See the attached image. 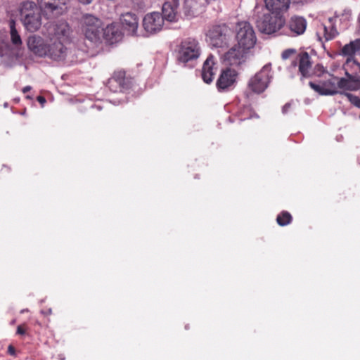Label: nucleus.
<instances>
[{"label":"nucleus","mask_w":360,"mask_h":360,"mask_svg":"<svg viewBox=\"0 0 360 360\" xmlns=\"http://www.w3.org/2000/svg\"><path fill=\"white\" fill-rule=\"evenodd\" d=\"M46 39L33 35L27 39L28 49L39 57H48L54 60L65 58L66 44L71 41L72 30L65 21H58L48 27Z\"/></svg>","instance_id":"obj_1"},{"label":"nucleus","mask_w":360,"mask_h":360,"mask_svg":"<svg viewBox=\"0 0 360 360\" xmlns=\"http://www.w3.org/2000/svg\"><path fill=\"white\" fill-rule=\"evenodd\" d=\"M201 54V46L195 38L184 39L176 49V59L178 63L184 66L197 60Z\"/></svg>","instance_id":"obj_2"},{"label":"nucleus","mask_w":360,"mask_h":360,"mask_svg":"<svg viewBox=\"0 0 360 360\" xmlns=\"http://www.w3.org/2000/svg\"><path fill=\"white\" fill-rule=\"evenodd\" d=\"M43 13L34 1H23L20 5V15L25 29L31 32L37 31L41 26Z\"/></svg>","instance_id":"obj_3"},{"label":"nucleus","mask_w":360,"mask_h":360,"mask_svg":"<svg viewBox=\"0 0 360 360\" xmlns=\"http://www.w3.org/2000/svg\"><path fill=\"white\" fill-rule=\"evenodd\" d=\"M236 40L240 49L250 51L257 43V36L253 27L247 21H240L236 25Z\"/></svg>","instance_id":"obj_4"},{"label":"nucleus","mask_w":360,"mask_h":360,"mask_svg":"<svg viewBox=\"0 0 360 360\" xmlns=\"http://www.w3.org/2000/svg\"><path fill=\"white\" fill-rule=\"evenodd\" d=\"M285 19L283 15L278 13H264L257 22L259 31L266 34L278 32L285 27Z\"/></svg>","instance_id":"obj_5"},{"label":"nucleus","mask_w":360,"mask_h":360,"mask_svg":"<svg viewBox=\"0 0 360 360\" xmlns=\"http://www.w3.org/2000/svg\"><path fill=\"white\" fill-rule=\"evenodd\" d=\"M231 35L232 30L226 23L212 25L207 33V37L210 44L215 47L228 46Z\"/></svg>","instance_id":"obj_6"},{"label":"nucleus","mask_w":360,"mask_h":360,"mask_svg":"<svg viewBox=\"0 0 360 360\" xmlns=\"http://www.w3.org/2000/svg\"><path fill=\"white\" fill-rule=\"evenodd\" d=\"M80 27L85 37L91 41L99 39L101 21L91 14H84L80 20Z\"/></svg>","instance_id":"obj_7"},{"label":"nucleus","mask_w":360,"mask_h":360,"mask_svg":"<svg viewBox=\"0 0 360 360\" xmlns=\"http://www.w3.org/2000/svg\"><path fill=\"white\" fill-rule=\"evenodd\" d=\"M271 75V66L265 65L260 71L256 73L248 82V88L252 92L259 94L268 87Z\"/></svg>","instance_id":"obj_8"},{"label":"nucleus","mask_w":360,"mask_h":360,"mask_svg":"<svg viewBox=\"0 0 360 360\" xmlns=\"http://www.w3.org/2000/svg\"><path fill=\"white\" fill-rule=\"evenodd\" d=\"M346 78L338 77V91H357L360 88V64L345 70Z\"/></svg>","instance_id":"obj_9"},{"label":"nucleus","mask_w":360,"mask_h":360,"mask_svg":"<svg viewBox=\"0 0 360 360\" xmlns=\"http://www.w3.org/2000/svg\"><path fill=\"white\" fill-rule=\"evenodd\" d=\"M328 77L318 82H309V86L321 96H332L340 93L338 91V77L328 74Z\"/></svg>","instance_id":"obj_10"},{"label":"nucleus","mask_w":360,"mask_h":360,"mask_svg":"<svg viewBox=\"0 0 360 360\" xmlns=\"http://www.w3.org/2000/svg\"><path fill=\"white\" fill-rule=\"evenodd\" d=\"M238 73L234 69L226 68L221 70L216 82V87L219 92H226L233 89L237 83Z\"/></svg>","instance_id":"obj_11"},{"label":"nucleus","mask_w":360,"mask_h":360,"mask_svg":"<svg viewBox=\"0 0 360 360\" xmlns=\"http://www.w3.org/2000/svg\"><path fill=\"white\" fill-rule=\"evenodd\" d=\"M132 78L126 76V72L122 70L116 71L108 79L107 86L112 92H124L132 87Z\"/></svg>","instance_id":"obj_12"},{"label":"nucleus","mask_w":360,"mask_h":360,"mask_svg":"<svg viewBox=\"0 0 360 360\" xmlns=\"http://www.w3.org/2000/svg\"><path fill=\"white\" fill-rule=\"evenodd\" d=\"M164 17L159 12L148 13L143 18L142 25L148 34H155L162 30Z\"/></svg>","instance_id":"obj_13"},{"label":"nucleus","mask_w":360,"mask_h":360,"mask_svg":"<svg viewBox=\"0 0 360 360\" xmlns=\"http://www.w3.org/2000/svg\"><path fill=\"white\" fill-rule=\"evenodd\" d=\"M360 53V38L351 41L345 44L340 49V55L346 57V62L344 65L345 70H349V68H354V64H360L354 59L356 54Z\"/></svg>","instance_id":"obj_14"},{"label":"nucleus","mask_w":360,"mask_h":360,"mask_svg":"<svg viewBox=\"0 0 360 360\" xmlns=\"http://www.w3.org/2000/svg\"><path fill=\"white\" fill-rule=\"evenodd\" d=\"M313 62L309 53L302 51L296 56L291 65L294 68L298 66V71L302 77H311Z\"/></svg>","instance_id":"obj_15"},{"label":"nucleus","mask_w":360,"mask_h":360,"mask_svg":"<svg viewBox=\"0 0 360 360\" xmlns=\"http://www.w3.org/2000/svg\"><path fill=\"white\" fill-rule=\"evenodd\" d=\"M68 1V0H37V4L43 13L50 18L51 15L60 14Z\"/></svg>","instance_id":"obj_16"},{"label":"nucleus","mask_w":360,"mask_h":360,"mask_svg":"<svg viewBox=\"0 0 360 360\" xmlns=\"http://www.w3.org/2000/svg\"><path fill=\"white\" fill-rule=\"evenodd\" d=\"M307 22L304 18L292 15L285 25V33L290 37H297L304 34Z\"/></svg>","instance_id":"obj_17"},{"label":"nucleus","mask_w":360,"mask_h":360,"mask_svg":"<svg viewBox=\"0 0 360 360\" xmlns=\"http://www.w3.org/2000/svg\"><path fill=\"white\" fill-rule=\"evenodd\" d=\"M248 52L236 44L224 53L223 59L229 65L238 66L245 61Z\"/></svg>","instance_id":"obj_18"},{"label":"nucleus","mask_w":360,"mask_h":360,"mask_svg":"<svg viewBox=\"0 0 360 360\" xmlns=\"http://www.w3.org/2000/svg\"><path fill=\"white\" fill-rule=\"evenodd\" d=\"M217 68V62L214 56H208L203 63L201 73L202 79L205 83L210 84L212 82Z\"/></svg>","instance_id":"obj_19"},{"label":"nucleus","mask_w":360,"mask_h":360,"mask_svg":"<svg viewBox=\"0 0 360 360\" xmlns=\"http://www.w3.org/2000/svg\"><path fill=\"white\" fill-rule=\"evenodd\" d=\"M207 4V0H184V13L188 18L194 17L202 11Z\"/></svg>","instance_id":"obj_20"},{"label":"nucleus","mask_w":360,"mask_h":360,"mask_svg":"<svg viewBox=\"0 0 360 360\" xmlns=\"http://www.w3.org/2000/svg\"><path fill=\"white\" fill-rule=\"evenodd\" d=\"M120 21L123 27L131 35L136 34L139 27V19L135 13L131 12L123 13L121 15Z\"/></svg>","instance_id":"obj_21"},{"label":"nucleus","mask_w":360,"mask_h":360,"mask_svg":"<svg viewBox=\"0 0 360 360\" xmlns=\"http://www.w3.org/2000/svg\"><path fill=\"white\" fill-rule=\"evenodd\" d=\"M264 4L269 12L283 14L288 11L290 0H264Z\"/></svg>","instance_id":"obj_22"},{"label":"nucleus","mask_w":360,"mask_h":360,"mask_svg":"<svg viewBox=\"0 0 360 360\" xmlns=\"http://www.w3.org/2000/svg\"><path fill=\"white\" fill-rule=\"evenodd\" d=\"M338 16L329 18L327 24L323 25L324 37L326 41L333 39L338 34V32L335 26Z\"/></svg>","instance_id":"obj_23"},{"label":"nucleus","mask_w":360,"mask_h":360,"mask_svg":"<svg viewBox=\"0 0 360 360\" xmlns=\"http://www.w3.org/2000/svg\"><path fill=\"white\" fill-rule=\"evenodd\" d=\"M177 8L171 2H165L162 6V13H161L164 17V20H167L169 22H174L176 20Z\"/></svg>","instance_id":"obj_24"},{"label":"nucleus","mask_w":360,"mask_h":360,"mask_svg":"<svg viewBox=\"0 0 360 360\" xmlns=\"http://www.w3.org/2000/svg\"><path fill=\"white\" fill-rule=\"evenodd\" d=\"M10 36H11V41L12 44L16 48H20L22 44L21 37L15 28V23L14 20H11L10 22Z\"/></svg>","instance_id":"obj_25"},{"label":"nucleus","mask_w":360,"mask_h":360,"mask_svg":"<svg viewBox=\"0 0 360 360\" xmlns=\"http://www.w3.org/2000/svg\"><path fill=\"white\" fill-rule=\"evenodd\" d=\"M104 35L107 40L111 43L116 41L120 36V32L113 25H110L106 27L104 31Z\"/></svg>","instance_id":"obj_26"},{"label":"nucleus","mask_w":360,"mask_h":360,"mask_svg":"<svg viewBox=\"0 0 360 360\" xmlns=\"http://www.w3.org/2000/svg\"><path fill=\"white\" fill-rule=\"evenodd\" d=\"M292 217L288 211H282L276 217V222L281 226H285L292 222Z\"/></svg>","instance_id":"obj_27"},{"label":"nucleus","mask_w":360,"mask_h":360,"mask_svg":"<svg viewBox=\"0 0 360 360\" xmlns=\"http://www.w3.org/2000/svg\"><path fill=\"white\" fill-rule=\"evenodd\" d=\"M325 73H327V70L325 69V68L321 65V64H316L313 68L312 67V72H311V77L312 76H317V77H321Z\"/></svg>","instance_id":"obj_28"},{"label":"nucleus","mask_w":360,"mask_h":360,"mask_svg":"<svg viewBox=\"0 0 360 360\" xmlns=\"http://www.w3.org/2000/svg\"><path fill=\"white\" fill-rule=\"evenodd\" d=\"M345 95L349 101L355 107L360 108V97L355 96L351 93H345Z\"/></svg>","instance_id":"obj_29"},{"label":"nucleus","mask_w":360,"mask_h":360,"mask_svg":"<svg viewBox=\"0 0 360 360\" xmlns=\"http://www.w3.org/2000/svg\"><path fill=\"white\" fill-rule=\"evenodd\" d=\"M296 52L297 51L295 49H285L282 52L281 58L283 60H287L290 58L292 55H295Z\"/></svg>","instance_id":"obj_30"},{"label":"nucleus","mask_w":360,"mask_h":360,"mask_svg":"<svg viewBox=\"0 0 360 360\" xmlns=\"http://www.w3.org/2000/svg\"><path fill=\"white\" fill-rule=\"evenodd\" d=\"M27 326L25 323L20 324L17 327L16 334L24 335L27 333Z\"/></svg>","instance_id":"obj_31"},{"label":"nucleus","mask_w":360,"mask_h":360,"mask_svg":"<svg viewBox=\"0 0 360 360\" xmlns=\"http://www.w3.org/2000/svg\"><path fill=\"white\" fill-rule=\"evenodd\" d=\"M102 107L100 105H94L91 107V114L94 116L96 111H101Z\"/></svg>","instance_id":"obj_32"},{"label":"nucleus","mask_w":360,"mask_h":360,"mask_svg":"<svg viewBox=\"0 0 360 360\" xmlns=\"http://www.w3.org/2000/svg\"><path fill=\"white\" fill-rule=\"evenodd\" d=\"M8 353L11 356H15V348L13 345H10L8 347Z\"/></svg>","instance_id":"obj_33"},{"label":"nucleus","mask_w":360,"mask_h":360,"mask_svg":"<svg viewBox=\"0 0 360 360\" xmlns=\"http://www.w3.org/2000/svg\"><path fill=\"white\" fill-rule=\"evenodd\" d=\"M37 100L43 105L46 103V99L44 96H39L37 98Z\"/></svg>","instance_id":"obj_34"},{"label":"nucleus","mask_w":360,"mask_h":360,"mask_svg":"<svg viewBox=\"0 0 360 360\" xmlns=\"http://www.w3.org/2000/svg\"><path fill=\"white\" fill-rule=\"evenodd\" d=\"M290 107H291V105L290 103H286L283 107V112L286 113L288 111V110L290 108Z\"/></svg>","instance_id":"obj_35"},{"label":"nucleus","mask_w":360,"mask_h":360,"mask_svg":"<svg viewBox=\"0 0 360 360\" xmlns=\"http://www.w3.org/2000/svg\"><path fill=\"white\" fill-rule=\"evenodd\" d=\"M32 89V87L30 86H26L22 89V92L24 94L30 91Z\"/></svg>","instance_id":"obj_36"},{"label":"nucleus","mask_w":360,"mask_h":360,"mask_svg":"<svg viewBox=\"0 0 360 360\" xmlns=\"http://www.w3.org/2000/svg\"><path fill=\"white\" fill-rule=\"evenodd\" d=\"M179 0H171L169 2L172 3V5L178 7L179 6Z\"/></svg>","instance_id":"obj_37"},{"label":"nucleus","mask_w":360,"mask_h":360,"mask_svg":"<svg viewBox=\"0 0 360 360\" xmlns=\"http://www.w3.org/2000/svg\"><path fill=\"white\" fill-rule=\"evenodd\" d=\"M81 4H89L91 3L92 0H78Z\"/></svg>","instance_id":"obj_38"},{"label":"nucleus","mask_w":360,"mask_h":360,"mask_svg":"<svg viewBox=\"0 0 360 360\" xmlns=\"http://www.w3.org/2000/svg\"><path fill=\"white\" fill-rule=\"evenodd\" d=\"M26 311H28L27 309L21 310L20 313L22 314V313L26 312Z\"/></svg>","instance_id":"obj_39"},{"label":"nucleus","mask_w":360,"mask_h":360,"mask_svg":"<svg viewBox=\"0 0 360 360\" xmlns=\"http://www.w3.org/2000/svg\"><path fill=\"white\" fill-rule=\"evenodd\" d=\"M26 98L27 99H32V97L30 96H26Z\"/></svg>","instance_id":"obj_40"},{"label":"nucleus","mask_w":360,"mask_h":360,"mask_svg":"<svg viewBox=\"0 0 360 360\" xmlns=\"http://www.w3.org/2000/svg\"><path fill=\"white\" fill-rule=\"evenodd\" d=\"M51 309H49L48 314H51Z\"/></svg>","instance_id":"obj_41"}]
</instances>
